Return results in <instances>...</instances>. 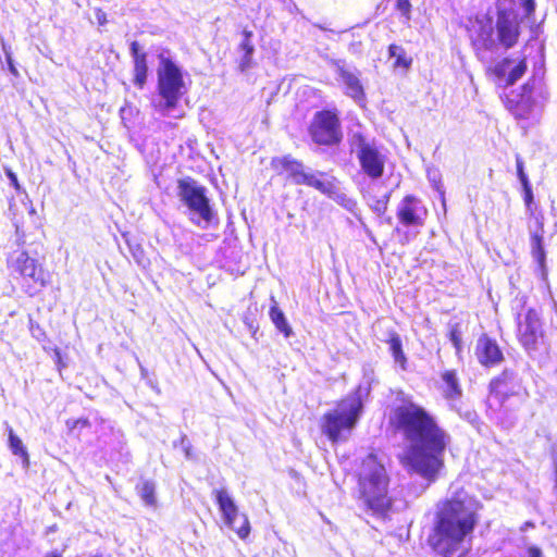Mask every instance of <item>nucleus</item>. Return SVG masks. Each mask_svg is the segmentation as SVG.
Masks as SVG:
<instances>
[{"mask_svg":"<svg viewBox=\"0 0 557 557\" xmlns=\"http://www.w3.org/2000/svg\"><path fill=\"white\" fill-rule=\"evenodd\" d=\"M8 435H9V447L11 451L23 458V463L25 467H28L29 457L26 448L23 445L22 440L14 433L12 428L8 426Z\"/></svg>","mask_w":557,"mask_h":557,"instance_id":"obj_22","label":"nucleus"},{"mask_svg":"<svg viewBox=\"0 0 557 557\" xmlns=\"http://www.w3.org/2000/svg\"><path fill=\"white\" fill-rule=\"evenodd\" d=\"M389 350L396 362L400 363L404 367L406 362V357L403 351L401 341L396 333H393L388 341Z\"/></svg>","mask_w":557,"mask_h":557,"instance_id":"obj_28","label":"nucleus"},{"mask_svg":"<svg viewBox=\"0 0 557 557\" xmlns=\"http://www.w3.org/2000/svg\"><path fill=\"white\" fill-rule=\"evenodd\" d=\"M252 32L245 29L243 32V39L239 44V50L244 52L240 61L239 69L242 72L248 70L251 66L252 54L255 52V46L251 41Z\"/></svg>","mask_w":557,"mask_h":557,"instance_id":"obj_21","label":"nucleus"},{"mask_svg":"<svg viewBox=\"0 0 557 557\" xmlns=\"http://www.w3.org/2000/svg\"><path fill=\"white\" fill-rule=\"evenodd\" d=\"M181 445L184 448L186 458H188V459L191 458V446L185 435L182 436V438H181Z\"/></svg>","mask_w":557,"mask_h":557,"instance_id":"obj_39","label":"nucleus"},{"mask_svg":"<svg viewBox=\"0 0 557 557\" xmlns=\"http://www.w3.org/2000/svg\"><path fill=\"white\" fill-rule=\"evenodd\" d=\"M513 382L515 375L509 371H504L498 377L491 382V395L488 398L491 408L496 407L497 409L504 408L508 410L510 406L507 405V401L510 397H516L519 401L521 400L520 397L516 396Z\"/></svg>","mask_w":557,"mask_h":557,"instance_id":"obj_13","label":"nucleus"},{"mask_svg":"<svg viewBox=\"0 0 557 557\" xmlns=\"http://www.w3.org/2000/svg\"><path fill=\"white\" fill-rule=\"evenodd\" d=\"M158 90L160 100L154 103V108L162 115L171 116L172 111L186 92V86L180 67L163 57L158 69Z\"/></svg>","mask_w":557,"mask_h":557,"instance_id":"obj_6","label":"nucleus"},{"mask_svg":"<svg viewBox=\"0 0 557 557\" xmlns=\"http://www.w3.org/2000/svg\"><path fill=\"white\" fill-rule=\"evenodd\" d=\"M388 53L391 58H395V67L405 70L410 67L412 60L406 55V51L403 47L393 44L388 48Z\"/></svg>","mask_w":557,"mask_h":557,"instance_id":"obj_24","label":"nucleus"},{"mask_svg":"<svg viewBox=\"0 0 557 557\" xmlns=\"http://www.w3.org/2000/svg\"><path fill=\"white\" fill-rule=\"evenodd\" d=\"M480 503L463 490L455 491L437 505L435 533L431 537L434 550L450 557L473 532L478 522Z\"/></svg>","mask_w":557,"mask_h":557,"instance_id":"obj_2","label":"nucleus"},{"mask_svg":"<svg viewBox=\"0 0 557 557\" xmlns=\"http://www.w3.org/2000/svg\"><path fill=\"white\" fill-rule=\"evenodd\" d=\"M519 339L527 349H535L542 337L540 319L535 311L529 310L523 320L519 321Z\"/></svg>","mask_w":557,"mask_h":557,"instance_id":"obj_15","label":"nucleus"},{"mask_svg":"<svg viewBox=\"0 0 557 557\" xmlns=\"http://www.w3.org/2000/svg\"><path fill=\"white\" fill-rule=\"evenodd\" d=\"M273 162L276 169L285 171L295 184H299V181L306 171L302 163L292 159L290 157L275 159Z\"/></svg>","mask_w":557,"mask_h":557,"instance_id":"obj_20","label":"nucleus"},{"mask_svg":"<svg viewBox=\"0 0 557 557\" xmlns=\"http://www.w3.org/2000/svg\"><path fill=\"white\" fill-rule=\"evenodd\" d=\"M498 86L507 87L519 81L527 71L524 58H504L488 70Z\"/></svg>","mask_w":557,"mask_h":557,"instance_id":"obj_12","label":"nucleus"},{"mask_svg":"<svg viewBox=\"0 0 557 557\" xmlns=\"http://www.w3.org/2000/svg\"><path fill=\"white\" fill-rule=\"evenodd\" d=\"M11 181H13L14 185H17L16 176L13 173H10Z\"/></svg>","mask_w":557,"mask_h":557,"instance_id":"obj_41","label":"nucleus"},{"mask_svg":"<svg viewBox=\"0 0 557 557\" xmlns=\"http://www.w3.org/2000/svg\"><path fill=\"white\" fill-rule=\"evenodd\" d=\"M516 166H517V175H518L520 183L522 184V186H527L530 182H529L527 174L524 173L523 160L519 154L516 156Z\"/></svg>","mask_w":557,"mask_h":557,"instance_id":"obj_32","label":"nucleus"},{"mask_svg":"<svg viewBox=\"0 0 557 557\" xmlns=\"http://www.w3.org/2000/svg\"><path fill=\"white\" fill-rule=\"evenodd\" d=\"M392 423L408 441L399 456L401 466L423 479L435 481L443 467L444 451L449 444L448 434L422 407L406 403L394 410Z\"/></svg>","mask_w":557,"mask_h":557,"instance_id":"obj_1","label":"nucleus"},{"mask_svg":"<svg viewBox=\"0 0 557 557\" xmlns=\"http://www.w3.org/2000/svg\"><path fill=\"white\" fill-rule=\"evenodd\" d=\"M389 478L377 456L368 455L359 473V492L364 504L376 512H383L391 506L388 496Z\"/></svg>","mask_w":557,"mask_h":557,"instance_id":"obj_4","label":"nucleus"},{"mask_svg":"<svg viewBox=\"0 0 557 557\" xmlns=\"http://www.w3.org/2000/svg\"><path fill=\"white\" fill-rule=\"evenodd\" d=\"M174 117H182L183 116V113L181 114H177V115H173Z\"/></svg>","mask_w":557,"mask_h":557,"instance_id":"obj_44","label":"nucleus"},{"mask_svg":"<svg viewBox=\"0 0 557 557\" xmlns=\"http://www.w3.org/2000/svg\"><path fill=\"white\" fill-rule=\"evenodd\" d=\"M214 496L225 524L233 529L240 539H246L250 533L247 516L239 513L238 507L226 490H215Z\"/></svg>","mask_w":557,"mask_h":557,"instance_id":"obj_11","label":"nucleus"},{"mask_svg":"<svg viewBox=\"0 0 557 557\" xmlns=\"http://www.w3.org/2000/svg\"><path fill=\"white\" fill-rule=\"evenodd\" d=\"M444 383L446 384V396L448 398L459 397L461 394L460 387L458 385V381L456 377V373L454 371H446L442 376Z\"/></svg>","mask_w":557,"mask_h":557,"instance_id":"obj_25","label":"nucleus"},{"mask_svg":"<svg viewBox=\"0 0 557 557\" xmlns=\"http://www.w3.org/2000/svg\"><path fill=\"white\" fill-rule=\"evenodd\" d=\"M321 173H314L310 171H305L302 174L298 185H308L311 186L319 191L333 197L335 195V186L329 182L321 178Z\"/></svg>","mask_w":557,"mask_h":557,"instance_id":"obj_19","label":"nucleus"},{"mask_svg":"<svg viewBox=\"0 0 557 557\" xmlns=\"http://www.w3.org/2000/svg\"><path fill=\"white\" fill-rule=\"evenodd\" d=\"M312 140L319 145H334L342 139L341 123L334 111L317 112L309 128Z\"/></svg>","mask_w":557,"mask_h":557,"instance_id":"obj_10","label":"nucleus"},{"mask_svg":"<svg viewBox=\"0 0 557 557\" xmlns=\"http://www.w3.org/2000/svg\"><path fill=\"white\" fill-rule=\"evenodd\" d=\"M515 4L523 10L525 18H529L535 9L534 0H515Z\"/></svg>","mask_w":557,"mask_h":557,"instance_id":"obj_31","label":"nucleus"},{"mask_svg":"<svg viewBox=\"0 0 557 557\" xmlns=\"http://www.w3.org/2000/svg\"><path fill=\"white\" fill-rule=\"evenodd\" d=\"M367 393V388L359 386L352 394L339 401L333 410L323 416L322 432L331 442L348 440L362 413V397Z\"/></svg>","mask_w":557,"mask_h":557,"instance_id":"obj_5","label":"nucleus"},{"mask_svg":"<svg viewBox=\"0 0 557 557\" xmlns=\"http://www.w3.org/2000/svg\"><path fill=\"white\" fill-rule=\"evenodd\" d=\"M475 355L480 363L483 366H495L503 360V352L500 351L497 343L486 335H483L478 339Z\"/></svg>","mask_w":557,"mask_h":557,"instance_id":"obj_17","label":"nucleus"},{"mask_svg":"<svg viewBox=\"0 0 557 557\" xmlns=\"http://www.w3.org/2000/svg\"><path fill=\"white\" fill-rule=\"evenodd\" d=\"M47 557H62L60 554L51 553Z\"/></svg>","mask_w":557,"mask_h":557,"instance_id":"obj_42","label":"nucleus"},{"mask_svg":"<svg viewBox=\"0 0 557 557\" xmlns=\"http://www.w3.org/2000/svg\"><path fill=\"white\" fill-rule=\"evenodd\" d=\"M147 71L148 66L146 55H140L139 58H136V60L134 61V83L140 88L146 83Z\"/></svg>","mask_w":557,"mask_h":557,"instance_id":"obj_26","label":"nucleus"},{"mask_svg":"<svg viewBox=\"0 0 557 557\" xmlns=\"http://www.w3.org/2000/svg\"><path fill=\"white\" fill-rule=\"evenodd\" d=\"M8 267L27 283L24 290L28 296L36 295L35 286L42 288L49 283L48 272L24 250L13 252L8 259Z\"/></svg>","mask_w":557,"mask_h":557,"instance_id":"obj_8","label":"nucleus"},{"mask_svg":"<svg viewBox=\"0 0 557 557\" xmlns=\"http://www.w3.org/2000/svg\"><path fill=\"white\" fill-rule=\"evenodd\" d=\"M524 525H525V528H530V527H533V523L527 522Z\"/></svg>","mask_w":557,"mask_h":557,"instance_id":"obj_43","label":"nucleus"},{"mask_svg":"<svg viewBox=\"0 0 557 557\" xmlns=\"http://www.w3.org/2000/svg\"><path fill=\"white\" fill-rule=\"evenodd\" d=\"M523 189H524V201H525L527 206L530 207V203L533 200V193H532L530 183L527 186H523Z\"/></svg>","mask_w":557,"mask_h":557,"instance_id":"obj_40","label":"nucleus"},{"mask_svg":"<svg viewBox=\"0 0 557 557\" xmlns=\"http://www.w3.org/2000/svg\"><path fill=\"white\" fill-rule=\"evenodd\" d=\"M519 14L513 10H499L493 27L490 20H475L471 28V41L479 50H494L497 45L505 49L512 48L520 36Z\"/></svg>","mask_w":557,"mask_h":557,"instance_id":"obj_3","label":"nucleus"},{"mask_svg":"<svg viewBox=\"0 0 557 557\" xmlns=\"http://www.w3.org/2000/svg\"><path fill=\"white\" fill-rule=\"evenodd\" d=\"M530 231V239H531V248L533 257L542 262L544 259V248H543V235H544V223L543 216L536 215L534 218V225L529 226Z\"/></svg>","mask_w":557,"mask_h":557,"instance_id":"obj_18","label":"nucleus"},{"mask_svg":"<svg viewBox=\"0 0 557 557\" xmlns=\"http://www.w3.org/2000/svg\"><path fill=\"white\" fill-rule=\"evenodd\" d=\"M388 200L389 194L384 195L382 199H377L373 205L374 211H376L379 214H383L387 209Z\"/></svg>","mask_w":557,"mask_h":557,"instance_id":"obj_34","label":"nucleus"},{"mask_svg":"<svg viewBox=\"0 0 557 557\" xmlns=\"http://www.w3.org/2000/svg\"><path fill=\"white\" fill-rule=\"evenodd\" d=\"M336 73L338 74L342 84L344 85L345 95L352 98L358 103L363 101L364 90L359 78V72L346 67L344 65L337 64Z\"/></svg>","mask_w":557,"mask_h":557,"instance_id":"obj_16","label":"nucleus"},{"mask_svg":"<svg viewBox=\"0 0 557 557\" xmlns=\"http://www.w3.org/2000/svg\"><path fill=\"white\" fill-rule=\"evenodd\" d=\"M336 200L348 210H352L354 207L356 206L355 201L344 194H336Z\"/></svg>","mask_w":557,"mask_h":557,"instance_id":"obj_35","label":"nucleus"},{"mask_svg":"<svg viewBox=\"0 0 557 557\" xmlns=\"http://www.w3.org/2000/svg\"><path fill=\"white\" fill-rule=\"evenodd\" d=\"M396 8L401 13V15L406 18L407 22L410 21L411 3L409 0H397Z\"/></svg>","mask_w":557,"mask_h":557,"instance_id":"obj_33","label":"nucleus"},{"mask_svg":"<svg viewBox=\"0 0 557 557\" xmlns=\"http://www.w3.org/2000/svg\"><path fill=\"white\" fill-rule=\"evenodd\" d=\"M138 492L143 500L147 505H153L156 502L154 498V484L152 482L146 481L139 487Z\"/></svg>","mask_w":557,"mask_h":557,"instance_id":"obj_29","label":"nucleus"},{"mask_svg":"<svg viewBox=\"0 0 557 557\" xmlns=\"http://www.w3.org/2000/svg\"><path fill=\"white\" fill-rule=\"evenodd\" d=\"M131 52H132V55L134 58V61L136 60V58H139L140 55H146L145 52L140 51V47H139V44L137 41H133L131 44Z\"/></svg>","mask_w":557,"mask_h":557,"instance_id":"obj_38","label":"nucleus"},{"mask_svg":"<svg viewBox=\"0 0 557 557\" xmlns=\"http://www.w3.org/2000/svg\"><path fill=\"white\" fill-rule=\"evenodd\" d=\"M523 557H545L542 549L535 545H529Z\"/></svg>","mask_w":557,"mask_h":557,"instance_id":"obj_36","label":"nucleus"},{"mask_svg":"<svg viewBox=\"0 0 557 557\" xmlns=\"http://www.w3.org/2000/svg\"><path fill=\"white\" fill-rule=\"evenodd\" d=\"M449 339L456 349L457 356L460 357V354L462 350V339H461V331H460L458 323L450 325Z\"/></svg>","mask_w":557,"mask_h":557,"instance_id":"obj_30","label":"nucleus"},{"mask_svg":"<svg viewBox=\"0 0 557 557\" xmlns=\"http://www.w3.org/2000/svg\"><path fill=\"white\" fill-rule=\"evenodd\" d=\"M178 197L188 207L193 222L206 227L212 220V210L206 196V188L191 178L178 181Z\"/></svg>","mask_w":557,"mask_h":557,"instance_id":"obj_7","label":"nucleus"},{"mask_svg":"<svg viewBox=\"0 0 557 557\" xmlns=\"http://www.w3.org/2000/svg\"><path fill=\"white\" fill-rule=\"evenodd\" d=\"M527 89H528V85H524V86H523V90H524V92L527 91Z\"/></svg>","mask_w":557,"mask_h":557,"instance_id":"obj_45","label":"nucleus"},{"mask_svg":"<svg viewBox=\"0 0 557 557\" xmlns=\"http://www.w3.org/2000/svg\"><path fill=\"white\" fill-rule=\"evenodd\" d=\"M3 50H4V54H5V59H7V62H8V65H9V70L12 74L14 75H17V70L16 67L14 66V63H13V59H12V55H11V52L7 50L5 47H3Z\"/></svg>","mask_w":557,"mask_h":557,"instance_id":"obj_37","label":"nucleus"},{"mask_svg":"<svg viewBox=\"0 0 557 557\" xmlns=\"http://www.w3.org/2000/svg\"><path fill=\"white\" fill-rule=\"evenodd\" d=\"M428 215V209L414 196H406L398 205L397 218L406 226H422Z\"/></svg>","mask_w":557,"mask_h":557,"instance_id":"obj_14","label":"nucleus"},{"mask_svg":"<svg viewBox=\"0 0 557 557\" xmlns=\"http://www.w3.org/2000/svg\"><path fill=\"white\" fill-rule=\"evenodd\" d=\"M534 111V103L531 97L523 94L521 100L517 103L515 109V115L519 119H528Z\"/></svg>","mask_w":557,"mask_h":557,"instance_id":"obj_27","label":"nucleus"},{"mask_svg":"<svg viewBox=\"0 0 557 557\" xmlns=\"http://www.w3.org/2000/svg\"><path fill=\"white\" fill-rule=\"evenodd\" d=\"M352 145L362 171L372 180L380 178L384 172L385 156L377 149L374 143L369 141L360 133L354 134Z\"/></svg>","mask_w":557,"mask_h":557,"instance_id":"obj_9","label":"nucleus"},{"mask_svg":"<svg viewBox=\"0 0 557 557\" xmlns=\"http://www.w3.org/2000/svg\"><path fill=\"white\" fill-rule=\"evenodd\" d=\"M270 318L276 329L284 334L285 337H289L293 334V330L288 324L285 314L277 306H272L270 309Z\"/></svg>","mask_w":557,"mask_h":557,"instance_id":"obj_23","label":"nucleus"}]
</instances>
